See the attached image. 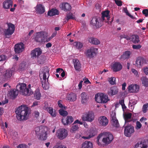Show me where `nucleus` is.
Here are the masks:
<instances>
[{"label": "nucleus", "instance_id": "50", "mask_svg": "<svg viewBox=\"0 0 148 148\" xmlns=\"http://www.w3.org/2000/svg\"><path fill=\"white\" fill-rule=\"evenodd\" d=\"M62 101L61 100H60L58 101V105L59 107L61 108L62 109H66L65 107L61 103Z\"/></svg>", "mask_w": 148, "mask_h": 148}, {"label": "nucleus", "instance_id": "57", "mask_svg": "<svg viewBox=\"0 0 148 148\" xmlns=\"http://www.w3.org/2000/svg\"><path fill=\"white\" fill-rule=\"evenodd\" d=\"M143 70L146 75L148 74V67H145L143 69Z\"/></svg>", "mask_w": 148, "mask_h": 148}, {"label": "nucleus", "instance_id": "56", "mask_svg": "<svg viewBox=\"0 0 148 148\" xmlns=\"http://www.w3.org/2000/svg\"><path fill=\"white\" fill-rule=\"evenodd\" d=\"M27 146L24 144L19 145L17 146V148H27Z\"/></svg>", "mask_w": 148, "mask_h": 148}, {"label": "nucleus", "instance_id": "9", "mask_svg": "<svg viewBox=\"0 0 148 148\" xmlns=\"http://www.w3.org/2000/svg\"><path fill=\"white\" fill-rule=\"evenodd\" d=\"M8 28L5 30V35L10 36L12 34L15 30V26L14 25L11 23H7Z\"/></svg>", "mask_w": 148, "mask_h": 148}, {"label": "nucleus", "instance_id": "42", "mask_svg": "<svg viewBox=\"0 0 148 148\" xmlns=\"http://www.w3.org/2000/svg\"><path fill=\"white\" fill-rule=\"evenodd\" d=\"M132 116L131 113H128L125 114L124 115V118L125 122H129L128 119H131Z\"/></svg>", "mask_w": 148, "mask_h": 148}, {"label": "nucleus", "instance_id": "15", "mask_svg": "<svg viewBox=\"0 0 148 148\" xmlns=\"http://www.w3.org/2000/svg\"><path fill=\"white\" fill-rule=\"evenodd\" d=\"M98 121L100 125L103 127L106 126L108 123V119L105 116H102L99 117Z\"/></svg>", "mask_w": 148, "mask_h": 148}, {"label": "nucleus", "instance_id": "34", "mask_svg": "<svg viewBox=\"0 0 148 148\" xmlns=\"http://www.w3.org/2000/svg\"><path fill=\"white\" fill-rule=\"evenodd\" d=\"M131 40L134 43H138L140 41L139 37L137 35H133L130 38Z\"/></svg>", "mask_w": 148, "mask_h": 148}, {"label": "nucleus", "instance_id": "25", "mask_svg": "<svg viewBox=\"0 0 148 148\" xmlns=\"http://www.w3.org/2000/svg\"><path fill=\"white\" fill-rule=\"evenodd\" d=\"M36 7V11L40 14H43L45 12V8L41 4L37 5Z\"/></svg>", "mask_w": 148, "mask_h": 148}, {"label": "nucleus", "instance_id": "40", "mask_svg": "<svg viewBox=\"0 0 148 148\" xmlns=\"http://www.w3.org/2000/svg\"><path fill=\"white\" fill-rule=\"evenodd\" d=\"M75 48L77 49H80L83 47V44L80 42H76L74 43Z\"/></svg>", "mask_w": 148, "mask_h": 148}, {"label": "nucleus", "instance_id": "20", "mask_svg": "<svg viewBox=\"0 0 148 148\" xmlns=\"http://www.w3.org/2000/svg\"><path fill=\"white\" fill-rule=\"evenodd\" d=\"M89 135L88 136H83L82 138L84 139H89L94 136L97 134V131L95 129L93 128H91L89 131Z\"/></svg>", "mask_w": 148, "mask_h": 148}, {"label": "nucleus", "instance_id": "33", "mask_svg": "<svg viewBox=\"0 0 148 148\" xmlns=\"http://www.w3.org/2000/svg\"><path fill=\"white\" fill-rule=\"evenodd\" d=\"M109 11L108 10L103 12L102 13V19L103 21L106 20L105 18L106 17L107 20L109 19L110 17L109 16Z\"/></svg>", "mask_w": 148, "mask_h": 148}, {"label": "nucleus", "instance_id": "37", "mask_svg": "<svg viewBox=\"0 0 148 148\" xmlns=\"http://www.w3.org/2000/svg\"><path fill=\"white\" fill-rule=\"evenodd\" d=\"M139 144L140 148H147L148 147V140L140 142Z\"/></svg>", "mask_w": 148, "mask_h": 148}, {"label": "nucleus", "instance_id": "11", "mask_svg": "<svg viewBox=\"0 0 148 148\" xmlns=\"http://www.w3.org/2000/svg\"><path fill=\"white\" fill-rule=\"evenodd\" d=\"M73 121V119L71 116H67L66 117L63 118L61 120L62 123L65 125H68L71 124Z\"/></svg>", "mask_w": 148, "mask_h": 148}, {"label": "nucleus", "instance_id": "62", "mask_svg": "<svg viewBox=\"0 0 148 148\" xmlns=\"http://www.w3.org/2000/svg\"><path fill=\"white\" fill-rule=\"evenodd\" d=\"M52 46V44L50 42H48L46 45V47L49 48L50 47Z\"/></svg>", "mask_w": 148, "mask_h": 148}, {"label": "nucleus", "instance_id": "32", "mask_svg": "<svg viewBox=\"0 0 148 148\" xmlns=\"http://www.w3.org/2000/svg\"><path fill=\"white\" fill-rule=\"evenodd\" d=\"M89 42L92 44L98 45L100 44V41L97 38L90 37L88 39Z\"/></svg>", "mask_w": 148, "mask_h": 148}, {"label": "nucleus", "instance_id": "23", "mask_svg": "<svg viewBox=\"0 0 148 148\" xmlns=\"http://www.w3.org/2000/svg\"><path fill=\"white\" fill-rule=\"evenodd\" d=\"M13 4V2L12 0H6L3 3V6L4 8L8 9L12 7Z\"/></svg>", "mask_w": 148, "mask_h": 148}, {"label": "nucleus", "instance_id": "21", "mask_svg": "<svg viewBox=\"0 0 148 148\" xmlns=\"http://www.w3.org/2000/svg\"><path fill=\"white\" fill-rule=\"evenodd\" d=\"M80 97L81 98L82 103L83 104L86 103L89 99L87 94L85 92H83L80 95Z\"/></svg>", "mask_w": 148, "mask_h": 148}, {"label": "nucleus", "instance_id": "22", "mask_svg": "<svg viewBox=\"0 0 148 148\" xmlns=\"http://www.w3.org/2000/svg\"><path fill=\"white\" fill-rule=\"evenodd\" d=\"M91 23L93 26H95L97 28H99L101 26V24L98 21V19L96 17L92 18Z\"/></svg>", "mask_w": 148, "mask_h": 148}, {"label": "nucleus", "instance_id": "52", "mask_svg": "<svg viewBox=\"0 0 148 148\" xmlns=\"http://www.w3.org/2000/svg\"><path fill=\"white\" fill-rule=\"evenodd\" d=\"M141 45H134L132 46V48L134 49H139L141 47Z\"/></svg>", "mask_w": 148, "mask_h": 148}, {"label": "nucleus", "instance_id": "17", "mask_svg": "<svg viewBox=\"0 0 148 148\" xmlns=\"http://www.w3.org/2000/svg\"><path fill=\"white\" fill-rule=\"evenodd\" d=\"M61 9L65 12L70 11L71 9V5L68 3H63L60 5Z\"/></svg>", "mask_w": 148, "mask_h": 148}, {"label": "nucleus", "instance_id": "46", "mask_svg": "<svg viewBox=\"0 0 148 148\" xmlns=\"http://www.w3.org/2000/svg\"><path fill=\"white\" fill-rule=\"evenodd\" d=\"M116 78L115 77H111L109 79V82L110 84L112 85H114L116 84Z\"/></svg>", "mask_w": 148, "mask_h": 148}, {"label": "nucleus", "instance_id": "54", "mask_svg": "<svg viewBox=\"0 0 148 148\" xmlns=\"http://www.w3.org/2000/svg\"><path fill=\"white\" fill-rule=\"evenodd\" d=\"M7 57L5 55H1L0 56V62L4 61L6 60Z\"/></svg>", "mask_w": 148, "mask_h": 148}, {"label": "nucleus", "instance_id": "35", "mask_svg": "<svg viewBox=\"0 0 148 148\" xmlns=\"http://www.w3.org/2000/svg\"><path fill=\"white\" fill-rule=\"evenodd\" d=\"M141 80L143 85L145 87L148 86V79L143 76L141 78Z\"/></svg>", "mask_w": 148, "mask_h": 148}, {"label": "nucleus", "instance_id": "30", "mask_svg": "<svg viewBox=\"0 0 148 148\" xmlns=\"http://www.w3.org/2000/svg\"><path fill=\"white\" fill-rule=\"evenodd\" d=\"M130 54L131 53L130 51H125L121 56L120 59L123 60L128 59L130 57Z\"/></svg>", "mask_w": 148, "mask_h": 148}, {"label": "nucleus", "instance_id": "14", "mask_svg": "<svg viewBox=\"0 0 148 148\" xmlns=\"http://www.w3.org/2000/svg\"><path fill=\"white\" fill-rule=\"evenodd\" d=\"M128 89L130 93L137 92L139 91V87L138 85L132 84L129 86Z\"/></svg>", "mask_w": 148, "mask_h": 148}, {"label": "nucleus", "instance_id": "2", "mask_svg": "<svg viewBox=\"0 0 148 148\" xmlns=\"http://www.w3.org/2000/svg\"><path fill=\"white\" fill-rule=\"evenodd\" d=\"M29 111L28 108L25 106L18 107L15 111L18 119L21 121L27 120L29 115Z\"/></svg>", "mask_w": 148, "mask_h": 148}, {"label": "nucleus", "instance_id": "44", "mask_svg": "<svg viewBox=\"0 0 148 148\" xmlns=\"http://www.w3.org/2000/svg\"><path fill=\"white\" fill-rule=\"evenodd\" d=\"M42 130V128L41 129L40 127H35V131L36 134L39 135L43 132Z\"/></svg>", "mask_w": 148, "mask_h": 148}, {"label": "nucleus", "instance_id": "63", "mask_svg": "<svg viewBox=\"0 0 148 148\" xmlns=\"http://www.w3.org/2000/svg\"><path fill=\"white\" fill-rule=\"evenodd\" d=\"M83 82V81H81L78 84L79 88V89H81L82 88V83Z\"/></svg>", "mask_w": 148, "mask_h": 148}, {"label": "nucleus", "instance_id": "3", "mask_svg": "<svg viewBox=\"0 0 148 148\" xmlns=\"http://www.w3.org/2000/svg\"><path fill=\"white\" fill-rule=\"evenodd\" d=\"M49 76V70L47 68H43L40 73V77H43L42 80L41 79V84L43 88L45 90L48 88V79Z\"/></svg>", "mask_w": 148, "mask_h": 148}, {"label": "nucleus", "instance_id": "39", "mask_svg": "<svg viewBox=\"0 0 148 148\" xmlns=\"http://www.w3.org/2000/svg\"><path fill=\"white\" fill-rule=\"evenodd\" d=\"M75 18L74 16L71 13H68L66 14L65 19L67 21L69 19H75Z\"/></svg>", "mask_w": 148, "mask_h": 148}, {"label": "nucleus", "instance_id": "5", "mask_svg": "<svg viewBox=\"0 0 148 148\" xmlns=\"http://www.w3.org/2000/svg\"><path fill=\"white\" fill-rule=\"evenodd\" d=\"M94 113L92 111H89L84 113L82 118L84 121L91 122L94 119Z\"/></svg>", "mask_w": 148, "mask_h": 148}, {"label": "nucleus", "instance_id": "8", "mask_svg": "<svg viewBox=\"0 0 148 148\" xmlns=\"http://www.w3.org/2000/svg\"><path fill=\"white\" fill-rule=\"evenodd\" d=\"M134 132V127L130 125H128L126 126L125 128L124 134L126 136L130 137Z\"/></svg>", "mask_w": 148, "mask_h": 148}, {"label": "nucleus", "instance_id": "41", "mask_svg": "<svg viewBox=\"0 0 148 148\" xmlns=\"http://www.w3.org/2000/svg\"><path fill=\"white\" fill-rule=\"evenodd\" d=\"M34 96L35 99L37 100L40 99L41 97V94L38 90H36L34 94Z\"/></svg>", "mask_w": 148, "mask_h": 148}, {"label": "nucleus", "instance_id": "47", "mask_svg": "<svg viewBox=\"0 0 148 148\" xmlns=\"http://www.w3.org/2000/svg\"><path fill=\"white\" fill-rule=\"evenodd\" d=\"M112 125L116 127H118L119 126V123L118 120L112 121Z\"/></svg>", "mask_w": 148, "mask_h": 148}, {"label": "nucleus", "instance_id": "48", "mask_svg": "<svg viewBox=\"0 0 148 148\" xmlns=\"http://www.w3.org/2000/svg\"><path fill=\"white\" fill-rule=\"evenodd\" d=\"M142 111L144 113H146L148 109V103L145 104L143 106Z\"/></svg>", "mask_w": 148, "mask_h": 148}, {"label": "nucleus", "instance_id": "55", "mask_svg": "<svg viewBox=\"0 0 148 148\" xmlns=\"http://www.w3.org/2000/svg\"><path fill=\"white\" fill-rule=\"evenodd\" d=\"M120 37L121 39L125 38L127 40H130V37L128 36L125 35H121L120 36Z\"/></svg>", "mask_w": 148, "mask_h": 148}, {"label": "nucleus", "instance_id": "45", "mask_svg": "<svg viewBox=\"0 0 148 148\" xmlns=\"http://www.w3.org/2000/svg\"><path fill=\"white\" fill-rule=\"evenodd\" d=\"M59 112L60 115L63 116H65L68 114V113L67 111L64 110L62 109H60L59 110Z\"/></svg>", "mask_w": 148, "mask_h": 148}, {"label": "nucleus", "instance_id": "24", "mask_svg": "<svg viewBox=\"0 0 148 148\" xmlns=\"http://www.w3.org/2000/svg\"><path fill=\"white\" fill-rule=\"evenodd\" d=\"M18 90L14 89L11 90L8 93L9 95L13 98L12 99H14L17 96L18 94Z\"/></svg>", "mask_w": 148, "mask_h": 148}, {"label": "nucleus", "instance_id": "6", "mask_svg": "<svg viewBox=\"0 0 148 148\" xmlns=\"http://www.w3.org/2000/svg\"><path fill=\"white\" fill-rule=\"evenodd\" d=\"M97 50V48L91 47L86 50L85 53L88 58L91 59L96 55Z\"/></svg>", "mask_w": 148, "mask_h": 148}, {"label": "nucleus", "instance_id": "13", "mask_svg": "<svg viewBox=\"0 0 148 148\" xmlns=\"http://www.w3.org/2000/svg\"><path fill=\"white\" fill-rule=\"evenodd\" d=\"M24 49V45L22 42L15 45L14 46V51L16 53H19L22 52Z\"/></svg>", "mask_w": 148, "mask_h": 148}, {"label": "nucleus", "instance_id": "53", "mask_svg": "<svg viewBox=\"0 0 148 148\" xmlns=\"http://www.w3.org/2000/svg\"><path fill=\"white\" fill-rule=\"evenodd\" d=\"M142 13L145 16L147 17L148 16V9H145L143 10Z\"/></svg>", "mask_w": 148, "mask_h": 148}, {"label": "nucleus", "instance_id": "36", "mask_svg": "<svg viewBox=\"0 0 148 148\" xmlns=\"http://www.w3.org/2000/svg\"><path fill=\"white\" fill-rule=\"evenodd\" d=\"M102 93H98L95 95V101L98 103H101L102 95Z\"/></svg>", "mask_w": 148, "mask_h": 148}, {"label": "nucleus", "instance_id": "19", "mask_svg": "<svg viewBox=\"0 0 148 148\" xmlns=\"http://www.w3.org/2000/svg\"><path fill=\"white\" fill-rule=\"evenodd\" d=\"M73 61L75 70L77 71H80L81 65L80 62L77 59H74Z\"/></svg>", "mask_w": 148, "mask_h": 148}, {"label": "nucleus", "instance_id": "60", "mask_svg": "<svg viewBox=\"0 0 148 148\" xmlns=\"http://www.w3.org/2000/svg\"><path fill=\"white\" fill-rule=\"evenodd\" d=\"M53 148H66V147L64 146H55L53 147Z\"/></svg>", "mask_w": 148, "mask_h": 148}, {"label": "nucleus", "instance_id": "29", "mask_svg": "<svg viewBox=\"0 0 148 148\" xmlns=\"http://www.w3.org/2000/svg\"><path fill=\"white\" fill-rule=\"evenodd\" d=\"M59 14V11L57 9L53 8L48 12L47 14L48 16H53L56 15H58Z\"/></svg>", "mask_w": 148, "mask_h": 148}, {"label": "nucleus", "instance_id": "1", "mask_svg": "<svg viewBox=\"0 0 148 148\" xmlns=\"http://www.w3.org/2000/svg\"><path fill=\"white\" fill-rule=\"evenodd\" d=\"M114 139L113 135L110 132H104L99 134L97 138V143L99 146L107 145Z\"/></svg>", "mask_w": 148, "mask_h": 148}, {"label": "nucleus", "instance_id": "27", "mask_svg": "<svg viewBox=\"0 0 148 148\" xmlns=\"http://www.w3.org/2000/svg\"><path fill=\"white\" fill-rule=\"evenodd\" d=\"M45 110L51 115L53 117H55L56 116V112L55 110H53L52 107H47L46 108Z\"/></svg>", "mask_w": 148, "mask_h": 148}, {"label": "nucleus", "instance_id": "38", "mask_svg": "<svg viewBox=\"0 0 148 148\" xmlns=\"http://www.w3.org/2000/svg\"><path fill=\"white\" fill-rule=\"evenodd\" d=\"M47 138V133L46 132H43L39 135L38 138L41 140H46Z\"/></svg>", "mask_w": 148, "mask_h": 148}, {"label": "nucleus", "instance_id": "64", "mask_svg": "<svg viewBox=\"0 0 148 148\" xmlns=\"http://www.w3.org/2000/svg\"><path fill=\"white\" fill-rule=\"evenodd\" d=\"M96 8L97 9L100 10L101 9V6L99 3L96 4L95 5Z\"/></svg>", "mask_w": 148, "mask_h": 148}, {"label": "nucleus", "instance_id": "4", "mask_svg": "<svg viewBox=\"0 0 148 148\" xmlns=\"http://www.w3.org/2000/svg\"><path fill=\"white\" fill-rule=\"evenodd\" d=\"M16 88L18 90L20 93L25 96H28L32 95L33 92L30 91L29 89L27 88L25 84L21 83L18 84Z\"/></svg>", "mask_w": 148, "mask_h": 148}, {"label": "nucleus", "instance_id": "59", "mask_svg": "<svg viewBox=\"0 0 148 148\" xmlns=\"http://www.w3.org/2000/svg\"><path fill=\"white\" fill-rule=\"evenodd\" d=\"M132 71L136 76L138 75V72L137 71L134 69H132Z\"/></svg>", "mask_w": 148, "mask_h": 148}, {"label": "nucleus", "instance_id": "12", "mask_svg": "<svg viewBox=\"0 0 148 148\" xmlns=\"http://www.w3.org/2000/svg\"><path fill=\"white\" fill-rule=\"evenodd\" d=\"M122 66L120 62H116L113 63L111 66V69L114 72L119 71L122 69Z\"/></svg>", "mask_w": 148, "mask_h": 148}, {"label": "nucleus", "instance_id": "28", "mask_svg": "<svg viewBox=\"0 0 148 148\" xmlns=\"http://www.w3.org/2000/svg\"><path fill=\"white\" fill-rule=\"evenodd\" d=\"M144 61V60L143 58L138 57L136 60V66L138 67H140L143 64Z\"/></svg>", "mask_w": 148, "mask_h": 148}, {"label": "nucleus", "instance_id": "43", "mask_svg": "<svg viewBox=\"0 0 148 148\" xmlns=\"http://www.w3.org/2000/svg\"><path fill=\"white\" fill-rule=\"evenodd\" d=\"M101 98V101H102L101 103H106L109 100L108 96L103 93L102 94Z\"/></svg>", "mask_w": 148, "mask_h": 148}, {"label": "nucleus", "instance_id": "31", "mask_svg": "<svg viewBox=\"0 0 148 148\" xmlns=\"http://www.w3.org/2000/svg\"><path fill=\"white\" fill-rule=\"evenodd\" d=\"M76 95L73 93H71L68 95L67 98L68 100L70 101H75L76 99Z\"/></svg>", "mask_w": 148, "mask_h": 148}, {"label": "nucleus", "instance_id": "7", "mask_svg": "<svg viewBox=\"0 0 148 148\" xmlns=\"http://www.w3.org/2000/svg\"><path fill=\"white\" fill-rule=\"evenodd\" d=\"M57 136L60 140H63L66 138L68 132L65 129H60L57 131Z\"/></svg>", "mask_w": 148, "mask_h": 148}, {"label": "nucleus", "instance_id": "49", "mask_svg": "<svg viewBox=\"0 0 148 148\" xmlns=\"http://www.w3.org/2000/svg\"><path fill=\"white\" fill-rule=\"evenodd\" d=\"M74 124H73V125L72 127L71 128V130L73 131H76L78 129V126L77 125H74Z\"/></svg>", "mask_w": 148, "mask_h": 148}, {"label": "nucleus", "instance_id": "16", "mask_svg": "<svg viewBox=\"0 0 148 148\" xmlns=\"http://www.w3.org/2000/svg\"><path fill=\"white\" fill-rule=\"evenodd\" d=\"M44 33L42 32H40L37 33L36 37L35 38V40L37 42H40L45 40L43 39L44 37Z\"/></svg>", "mask_w": 148, "mask_h": 148}, {"label": "nucleus", "instance_id": "58", "mask_svg": "<svg viewBox=\"0 0 148 148\" xmlns=\"http://www.w3.org/2000/svg\"><path fill=\"white\" fill-rule=\"evenodd\" d=\"M122 2L120 0L116 1V4L119 6H121L122 5Z\"/></svg>", "mask_w": 148, "mask_h": 148}, {"label": "nucleus", "instance_id": "10", "mask_svg": "<svg viewBox=\"0 0 148 148\" xmlns=\"http://www.w3.org/2000/svg\"><path fill=\"white\" fill-rule=\"evenodd\" d=\"M42 53V51L40 48H36L31 51V58L34 59L37 57L38 58Z\"/></svg>", "mask_w": 148, "mask_h": 148}, {"label": "nucleus", "instance_id": "61", "mask_svg": "<svg viewBox=\"0 0 148 148\" xmlns=\"http://www.w3.org/2000/svg\"><path fill=\"white\" fill-rule=\"evenodd\" d=\"M78 123L80 125L83 124V123L82 122L80 121L78 119L76 120L74 122L73 124Z\"/></svg>", "mask_w": 148, "mask_h": 148}, {"label": "nucleus", "instance_id": "26", "mask_svg": "<svg viewBox=\"0 0 148 148\" xmlns=\"http://www.w3.org/2000/svg\"><path fill=\"white\" fill-rule=\"evenodd\" d=\"M93 144L91 142L86 141L82 145L81 148H92Z\"/></svg>", "mask_w": 148, "mask_h": 148}, {"label": "nucleus", "instance_id": "18", "mask_svg": "<svg viewBox=\"0 0 148 148\" xmlns=\"http://www.w3.org/2000/svg\"><path fill=\"white\" fill-rule=\"evenodd\" d=\"M118 89L117 86H114L111 87L108 91V94L109 96H113L117 94Z\"/></svg>", "mask_w": 148, "mask_h": 148}, {"label": "nucleus", "instance_id": "51", "mask_svg": "<svg viewBox=\"0 0 148 148\" xmlns=\"http://www.w3.org/2000/svg\"><path fill=\"white\" fill-rule=\"evenodd\" d=\"M142 126V125L141 123L138 121H137L136 122V129L137 130H138L141 128Z\"/></svg>", "mask_w": 148, "mask_h": 148}]
</instances>
